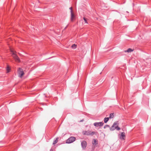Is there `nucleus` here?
Returning a JSON list of instances; mask_svg holds the SVG:
<instances>
[{
  "mask_svg": "<svg viewBox=\"0 0 151 151\" xmlns=\"http://www.w3.org/2000/svg\"><path fill=\"white\" fill-rule=\"evenodd\" d=\"M10 51L12 54V57L15 60V61L18 63L20 62V59L16 54V51L13 50L11 48L10 49Z\"/></svg>",
  "mask_w": 151,
  "mask_h": 151,
  "instance_id": "nucleus-1",
  "label": "nucleus"
},
{
  "mask_svg": "<svg viewBox=\"0 0 151 151\" xmlns=\"http://www.w3.org/2000/svg\"><path fill=\"white\" fill-rule=\"evenodd\" d=\"M119 123L118 122H114L112 126L110 127V130L111 131H113L116 129L117 130H119L120 128L118 127Z\"/></svg>",
  "mask_w": 151,
  "mask_h": 151,
  "instance_id": "nucleus-2",
  "label": "nucleus"
},
{
  "mask_svg": "<svg viewBox=\"0 0 151 151\" xmlns=\"http://www.w3.org/2000/svg\"><path fill=\"white\" fill-rule=\"evenodd\" d=\"M83 135H93L95 134L96 132H91L90 131L88 130L87 131H83Z\"/></svg>",
  "mask_w": 151,
  "mask_h": 151,
  "instance_id": "nucleus-3",
  "label": "nucleus"
},
{
  "mask_svg": "<svg viewBox=\"0 0 151 151\" xmlns=\"http://www.w3.org/2000/svg\"><path fill=\"white\" fill-rule=\"evenodd\" d=\"M17 73L19 75V76L21 78L24 75V73L23 70L20 68H19L17 70Z\"/></svg>",
  "mask_w": 151,
  "mask_h": 151,
  "instance_id": "nucleus-4",
  "label": "nucleus"
},
{
  "mask_svg": "<svg viewBox=\"0 0 151 151\" xmlns=\"http://www.w3.org/2000/svg\"><path fill=\"white\" fill-rule=\"evenodd\" d=\"M76 138L75 137H71L66 140V142L67 143H71L74 142L76 140Z\"/></svg>",
  "mask_w": 151,
  "mask_h": 151,
  "instance_id": "nucleus-5",
  "label": "nucleus"
},
{
  "mask_svg": "<svg viewBox=\"0 0 151 151\" xmlns=\"http://www.w3.org/2000/svg\"><path fill=\"white\" fill-rule=\"evenodd\" d=\"M87 145V142L85 140L81 142V145L82 148L83 149L85 150Z\"/></svg>",
  "mask_w": 151,
  "mask_h": 151,
  "instance_id": "nucleus-6",
  "label": "nucleus"
},
{
  "mask_svg": "<svg viewBox=\"0 0 151 151\" xmlns=\"http://www.w3.org/2000/svg\"><path fill=\"white\" fill-rule=\"evenodd\" d=\"M104 123L103 122H95L93 124L96 127H101L103 126Z\"/></svg>",
  "mask_w": 151,
  "mask_h": 151,
  "instance_id": "nucleus-7",
  "label": "nucleus"
},
{
  "mask_svg": "<svg viewBox=\"0 0 151 151\" xmlns=\"http://www.w3.org/2000/svg\"><path fill=\"white\" fill-rule=\"evenodd\" d=\"M120 138L122 139H125V133L124 132H122L121 133Z\"/></svg>",
  "mask_w": 151,
  "mask_h": 151,
  "instance_id": "nucleus-8",
  "label": "nucleus"
},
{
  "mask_svg": "<svg viewBox=\"0 0 151 151\" xmlns=\"http://www.w3.org/2000/svg\"><path fill=\"white\" fill-rule=\"evenodd\" d=\"M92 143V144L95 146L98 144V141L96 139H93Z\"/></svg>",
  "mask_w": 151,
  "mask_h": 151,
  "instance_id": "nucleus-9",
  "label": "nucleus"
},
{
  "mask_svg": "<svg viewBox=\"0 0 151 151\" xmlns=\"http://www.w3.org/2000/svg\"><path fill=\"white\" fill-rule=\"evenodd\" d=\"M71 12V20L72 21L75 17V16L73 11H70Z\"/></svg>",
  "mask_w": 151,
  "mask_h": 151,
  "instance_id": "nucleus-10",
  "label": "nucleus"
},
{
  "mask_svg": "<svg viewBox=\"0 0 151 151\" xmlns=\"http://www.w3.org/2000/svg\"><path fill=\"white\" fill-rule=\"evenodd\" d=\"M134 50L133 49H132L130 48H128L127 50L124 51V52H130L133 51Z\"/></svg>",
  "mask_w": 151,
  "mask_h": 151,
  "instance_id": "nucleus-11",
  "label": "nucleus"
},
{
  "mask_svg": "<svg viewBox=\"0 0 151 151\" xmlns=\"http://www.w3.org/2000/svg\"><path fill=\"white\" fill-rule=\"evenodd\" d=\"M58 139H59V138L58 137L56 138L53 141V143L52 144L53 145H55V144H56L58 142Z\"/></svg>",
  "mask_w": 151,
  "mask_h": 151,
  "instance_id": "nucleus-12",
  "label": "nucleus"
},
{
  "mask_svg": "<svg viewBox=\"0 0 151 151\" xmlns=\"http://www.w3.org/2000/svg\"><path fill=\"white\" fill-rule=\"evenodd\" d=\"M109 117H105L104 119V122L105 123H106L109 120Z\"/></svg>",
  "mask_w": 151,
  "mask_h": 151,
  "instance_id": "nucleus-13",
  "label": "nucleus"
},
{
  "mask_svg": "<svg viewBox=\"0 0 151 151\" xmlns=\"http://www.w3.org/2000/svg\"><path fill=\"white\" fill-rule=\"evenodd\" d=\"M114 116V113H111L110 114L109 118H113Z\"/></svg>",
  "mask_w": 151,
  "mask_h": 151,
  "instance_id": "nucleus-14",
  "label": "nucleus"
},
{
  "mask_svg": "<svg viewBox=\"0 0 151 151\" xmlns=\"http://www.w3.org/2000/svg\"><path fill=\"white\" fill-rule=\"evenodd\" d=\"M10 70V67L8 65H7V67H6L7 72V73L9 72Z\"/></svg>",
  "mask_w": 151,
  "mask_h": 151,
  "instance_id": "nucleus-15",
  "label": "nucleus"
},
{
  "mask_svg": "<svg viewBox=\"0 0 151 151\" xmlns=\"http://www.w3.org/2000/svg\"><path fill=\"white\" fill-rule=\"evenodd\" d=\"M76 47H77L76 45H75V44L71 46L72 48L74 49H76Z\"/></svg>",
  "mask_w": 151,
  "mask_h": 151,
  "instance_id": "nucleus-16",
  "label": "nucleus"
},
{
  "mask_svg": "<svg viewBox=\"0 0 151 151\" xmlns=\"http://www.w3.org/2000/svg\"><path fill=\"white\" fill-rule=\"evenodd\" d=\"M83 20H84L85 23H86V24H88V22L87 21V19H86L85 17H83Z\"/></svg>",
  "mask_w": 151,
  "mask_h": 151,
  "instance_id": "nucleus-17",
  "label": "nucleus"
},
{
  "mask_svg": "<svg viewBox=\"0 0 151 151\" xmlns=\"http://www.w3.org/2000/svg\"><path fill=\"white\" fill-rule=\"evenodd\" d=\"M109 127V125H105L104 126V128H105L106 127Z\"/></svg>",
  "mask_w": 151,
  "mask_h": 151,
  "instance_id": "nucleus-18",
  "label": "nucleus"
},
{
  "mask_svg": "<svg viewBox=\"0 0 151 151\" xmlns=\"http://www.w3.org/2000/svg\"><path fill=\"white\" fill-rule=\"evenodd\" d=\"M69 9L71 10L70 11H73L72 10V7H71Z\"/></svg>",
  "mask_w": 151,
  "mask_h": 151,
  "instance_id": "nucleus-19",
  "label": "nucleus"
},
{
  "mask_svg": "<svg viewBox=\"0 0 151 151\" xmlns=\"http://www.w3.org/2000/svg\"><path fill=\"white\" fill-rule=\"evenodd\" d=\"M50 151H53V149L52 148L50 150Z\"/></svg>",
  "mask_w": 151,
  "mask_h": 151,
  "instance_id": "nucleus-20",
  "label": "nucleus"
}]
</instances>
